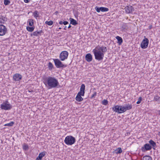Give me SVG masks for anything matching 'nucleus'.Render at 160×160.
<instances>
[{"label":"nucleus","mask_w":160,"mask_h":160,"mask_svg":"<svg viewBox=\"0 0 160 160\" xmlns=\"http://www.w3.org/2000/svg\"><path fill=\"white\" fill-rule=\"evenodd\" d=\"M42 79L43 82L49 89L56 88L59 84L57 79L53 77L43 76Z\"/></svg>","instance_id":"obj_1"},{"label":"nucleus","mask_w":160,"mask_h":160,"mask_svg":"<svg viewBox=\"0 0 160 160\" xmlns=\"http://www.w3.org/2000/svg\"><path fill=\"white\" fill-rule=\"evenodd\" d=\"M98 50L94 49L93 52L94 53L96 59L98 61L102 60L104 57V53L107 51V48L106 47H99V48L96 47Z\"/></svg>","instance_id":"obj_2"},{"label":"nucleus","mask_w":160,"mask_h":160,"mask_svg":"<svg viewBox=\"0 0 160 160\" xmlns=\"http://www.w3.org/2000/svg\"><path fill=\"white\" fill-rule=\"evenodd\" d=\"M76 141L75 138L71 136H67L64 140L65 143L67 145H71L73 144Z\"/></svg>","instance_id":"obj_3"},{"label":"nucleus","mask_w":160,"mask_h":160,"mask_svg":"<svg viewBox=\"0 0 160 160\" xmlns=\"http://www.w3.org/2000/svg\"><path fill=\"white\" fill-rule=\"evenodd\" d=\"M55 63V65L56 67L58 68H63L66 67V65H65L58 59H53Z\"/></svg>","instance_id":"obj_4"},{"label":"nucleus","mask_w":160,"mask_h":160,"mask_svg":"<svg viewBox=\"0 0 160 160\" xmlns=\"http://www.w3.org/2000/svg\"><path fill=\"white\" fill-rule=\"evenodd\" d=\"M7 103H8V102L7 101H6V102H3L1 105V108L2 109L8 110L12 108V106L11 105Z\"/></svg>","instance_id":"obj_5"},{"label":"nucleus","mask_w":160,"mask_h":160,"mask_svg":"<svg viewBox=\"0 0 160 160\" xmlns=\"http://www.w3.org/2000/svg\"><path fill=\"white\" fill-rule=\"evenodd\" d=\"M68 53L67 51H63L61 52L59 55L60 60L63 61L67 58Z\"/></svg>","instance_id":"obj_6"},{"label":"nucleus","mask_w":160,"mask_h":160,"mask_svg":"<svg viewBox=\"0 0 160 160\" xmlns=\"http://www.w3.org/2000/svg\"><path fill=\"white\" fill-rule=\"evenodd\" d=\"M149 43V40L147 38H145L142 41L141 44V47L142 48L145 49L147 48Z\"/></svg>","instance_id":"obj_7"},{"label":"nucleus","mask_w":160,"mask_h":160,"mask_svg":"<svg viewBox=\"0 0 160 160\" xmlns=\"http://www.w3.org/2000/svg\"><path fill=\"white\" fill-rule=\"evenodd\" d=\"M7 32V28L4 25H0V36H3Z\"/></svg>","instance_id":"obj_8"},{"label":"nucleus","mask_w":160,"mask_h":160,"mask_svg":"<svg viewBox=\"0 0 160 160\" xmlns=\"http://www.w3.org/2000/svg\"><path fill=\"white\" fill-rule=\"evenodd\" d=\"M22 75L19 73H16L13 76V80L15 81H19L22 79Z\"/></svg>","instance_id":"obj_9"},{"label":"nucleus","mask_w":160,"mask_h":160,"mask_svg":"<svg viewBox=\"0 0 160 160\" xmlns=\"http://www.w3.org/2000/svg\"><path fill=\"white\" fill-rule=\"evenodd\" d=\"M125 11L127 13H131L134 11V8L131 6H127L125 8Z\"/></svg>","instance_id":"obj_10"},{"label":"nucleus","mask_w":160,"mask_h":160,"mask_svg":"<svg viewBox=\"0 0 160 160\" xmlns=\"http://www.w3.org/2000/svg\"><path fill=\"white\" fill-rule=\"evenodd\" d=\"M152 146L148 143H146L144 145V147H142V151H148L152 149Z\"/></svg>","instance_id":"obj_11"},{"label":"nucleus","mask_w":160,"mask_h":160,"mask_svg":"<svg viewBox=\"0 0 160 160\" xmlns=\"http://www.w3.org/2000/svg\"><path fill=\"white\" fill-rule=\"evenodd\" d=\"M46 152H43L40 153L38 157L36 158V160H41L42 157L45 156Z\"/></svg>","instance_id":"obj_12"},{"label":"nucleus","mask_w":160,"mask_h":160,"mask_svg":"<svg viewBox=\"0 0 160 160\" xmlns=\"http://www.w3.org/2000/svg\"><path fill=\"white\" fill-rule=\"evenodd\" d=\"M85 58L87 62H90L92 60V55L90 53H88L86 55Z\"/></svg>","instance_id":"obj_13"},{"label":"nucleus","mask_w":160,"mask_h":160,"mask_svg":"<svg viewBox=\"0 0 160 160\" xmlns=\"http://www.w3.org/2000/svg\"><path fill=\"white\" fill-rule=\"evenodd\" d=\"M132 104H127L125 106H123L125 112L127 110H130L132 108Z\"/></svg>","instance_id":"obj_14"},{"label":"nucleus","mask_w":160,"mask_h":160,"mask_svg":"<svg viewBox=\"0 0 160 160\" xmlns=\"http://www.w3.org/2000/svg\"><path fill=\"white\" fill-rule=\"evenodd\" d=\"M7 20L6 17L2 15L0 16V22L1 24H4Z\"/></svg>","instance_id":"obj_15"},{"label":"nucleus","mask_w":160,"mask_h":160,"mask_svg":"<svg viewBox=\"0 0 160 160\" xmlns=\"http://www.w3.org/2000/svg\"><path fill=\"white\" fill-rule=\"evenodd\" d=\"M42 32H43L42 30H41L38 31H35L33 32L31 34V36H32V35H33L34 36H38L39 35H41V34Z\"/></svg>","instance_id":"obj_16"},{"label":"nucleus","mask_w":160,"mask_h":160,"mask_svg":"<svg viewBox=\"0 0 160 160\" xmlns=\"http://www.w3.org/2000/svg\"><path fill=\"white\" fill-rule=\"evenodd\" d=\"M116 38L118 40L117 43L119 45H121L123 42L122 38L119 36H116Z\"/></svg>","instance_id":"obj_17"},{"label":"nucleus","mask_w":160,"mask_h":160,"mask_svg":"<svg viewBox=\"0 0 160 160\" xmlns=\"http://www.w3.org/2000/svg\"><path fill=\"white\" fill-rule=\"evenodd\" d=\"M119 108H120L119 105L114 106L112 108V110L116 112H118V113Z\"/></svg>","instance_id":"obj_18"},{"label":"nucleus","mask_w":160,"mask_h":160,"mask_svg":"<svg viewBox=\"0 0 160 160\" xmlns=\"http://www.w3.org/2000/svg\"><path fill=\"white\" fill-rule=\"evenodd\" d=\"M76 100L79 102L82 101L83 100V98L81 97V96L77 94L75 98Z\"/></svg>","instance_id":"obj_19"},{"label":"nucleus","mask_w":160,"mask_h":160,"mask_svg":"<svg viewBox=\"0 0 160 160\" xmlns=\"http://www.w3.org/2000/svg\"><path fill=\"white\" fill-rule=\"evenodd\" d=\"M70 24L74 25H76L78 24L77 21L73 18H70Z\"/></svg>","instance_id":"obj_20"},{"label":"nucleus","mask_w":160,"mask_h":160,"mask_svg":"<svg viewBox=\"0 0 160 160\" xmlns=\"http://www.w3.org/2000/svg\"><path fill=\"white\" fill-rule=\"evenodd\" d=\"M32 27H27L26 28L27 30L29 32H32L35 28V27L34 26H32Z\"/></svg>","instance_id":"obj_21"},{"label":"nucleus","mask_w":160,"mask_h":160,"mask_svg":"<svg viewBox=\"0 0 160 160\" xmlns=\"http://www.w3.org/2000/svg\"><path fill=\"white\" fill-rule=\"evenodd\" d=\"M118 113H121L125 112L123 106H119Z\"/></svg>","instance_id":"obj_22"},{"label":"nucleus","mask_w":160,"mask_h":160,"mask_svg":"<svg viewBox=\"0 0 160 160\" xmlns=\"http://www.w3.org/2000/svg\"><path fill=\"white\" fill-rule=\"evenodd\" d=\"M142 160H152V159L151 157L147 155L143 157Z\"/></svg>","instance_id":"obj_23"},{"label":"nucleus","mask_w":160,"mask_h":160,"mask_svg":"<svg viewBox=\"0 0 160 160\" xmlns=\"http://www.w3.org/2000/svg\"><path fill=\"white\" fill-rule=\"evenodd\" d=\"M149 143L153 147H155L156 146V144L155 142L152 140L149 141Z\"/></svg>","instance_id":"obj_24"},{"label":"nucleus","mask_w":160,"mask_h":160,"mask_svg":"<svg viewBox=\"0 0 160 160\" xmlns=\"http://www.w3.org/2000/svg\"><path fill=\"white\" fill-rule=\"evenodd\" d=\"M100 9L101 10V11L102 12H107L109 10L108 8L103 7H101Z\"/></svg>","instance_id":"obj_25"},{"label":"nucleus","mask_w":160,"mask_h":160,"mask_svg":"<svg viewBox=\"0 0 160 160\" xmlns=\"http://www.w3.org/2000/svg\"><path fill=\"white\" fill-rule=\"evenodd\" d=\"M85 85L84 84H82L81 85L80 89V91L81 92H85Z\"/></svg>","instance_id":"obj_26"},{"label":"nucleus","mask_w":160,"mask_h":160,"mask_svg":"<svg viewBox=\"0 0 160 160\" xmlns=\"http://www.w3.org/2000/svg\"><path fill=\"white\" fill-rule=\"evenodd\" d=\"M29 25L30 26H33V20L32 19H29L28 20Z\"/></svg>","instance_id":"obj_27"},{"label":"nucleus","mask_w":160,"mask_h":160,"mask_svg":"<svg viewBox=\"0 0 160 160\" xmlns=\"http://www.w3.org/2000/svg\"><path fill=\"white\" fill-rule=\"evenodd\" d=\"M116 153L117 154L121 153L122 152V150L121 148H118L116 150Z\"/></svg>","instance_id":"obj_28"},{"label":"nucleus","mask_w":160,"mask_h":160,"mask_svg":"<svg viewBox=\"0 0 160 160\" xmlns=\"http://www.w3.org/2000/svg\"><path fill=\"white\" fill-rule=\"evenodd\" d=\"M45 23L48 24L49 26H51L52 25L53 23V22L51 20L49 21H47L45 22Z\"/></svg>","instance_id":"obj_29"},{"label":"nucleus","mask_w":160,"mask_h":160,"mask_svg":"<svg viewBox=\"0 0 160 160\" xmlns=\"http://www.w3.org/2000/svg\"><path fill=\"white\" fill-rule=\"evenodd\" d=\"M29 148L28 146L26 144H24L23 146V149L24 150H28Z\"/></svg>","instance_id":"obj_30"},{"label":"nucleus","mask_w":160,"mask_h":160,"mask_svg":"<svg viewBox=\"0 0 160 160\" xmlns=\"http://www.w3.org/2000/svg\"><path fill=\"white\" fill-rule=\"evenodd\" d=\"M33 14L34 17L36 18H37L39 17L38 12L37 11H36L33 12Z\"/></svg>","instance_id":"obj_31"},{"label":"nucleus","mask_w":160,"mask_h":160,"mask_svg":"<svg viewBox=\"0 0 160 160\" xmlns=\"http://www.w3.org/2000/svg\"><path fill=\"white\" fill-rule=\"evenodd\" d=\"M48 69L49 70L52 69L53 68V65L52 63L51 62H49L48 65Z\"/></svg>","instance_id":"obj_32"},{"label":"nucleus","mask_w":160,"mask_h":160,"mask_svg":"<svg viewBox=\"0 0 160 160\" xmlns=\"http://www.w3.org/2000/svg\"><path fill=\"white\" fill-rule=\"evenodd\" d=\"M14 124V122H11L9 123H7L6 124H5L4 125V126H12L13 125V124Z\"/></svg>","instance_id":"obj_33"},{"label":"nucleus","mask_w":160,"mask_h":160,"mask_svg":"<svg viewBox=\"0 0 160 160\" xmlns=\"http://www.w3.org/2000/svg\"><path fill=\"white\" fill-rule=\"evenodd\" d=\"M108 103V101L106 99H104L102 101V104L104 105H107Z\"/></svg>","instance_id":"obj_34"},{"label":"nucleus","mask_w":160,"mask_h":160,"mask_svg":"<svg viewBox=\"0 0 160 160\" xmlns=\"http://www.w3.org/2000/svg\"><path fill=\"white\" fill-rule=\"evenodd\" d=\"M10 3V1L9 0H4V4L5 5H9Z\"/></svg>","instance_id":"obj_35"},{"label":"nucleus","mask_w":160,"mask_h":160,"mask_svg":"<svg viewBox=\"0 0 160 160\" xmlns=\"http://www.w3.org/2000/svg\"><path fill=\"white\" fill-rule=\"evenodd\" d=\"M160 98V97H159L158 96L156 95L154 97V100H155L156 101H158V100H159Z\"/></svg>","instance_id":"obj_36"},{"label":"nucleus","mask_w":160,"mask_h":160,"mask_svg":"<svg viewBox=\"0 0 160 160\" xmlns=\"http://www.w3.org/2000/svg\"><path fill=\"white\" fill-rule=\"evenodd\" d=\"M84 93H85V92H81V91H80V92H79L77 94L80 95V96H83L84 95Z\"/></svg>","instance_id":"obj_37"},{"label":"nucleus","mask_w":160,"mask_h":160,"mask_svg":"<svg viewBox=\"0 0 160 160\" xmlns=\"http://www.w3.org/2000/svg\"><path fill=\"white\" fill-rule=\"evenodd\" d=\"M142 97H140L138 99V101L136 103L137 104H139L141 102V101H142Z\"/></svg>","instance_id":"obj_38"},{"label":"nucleus","mask_w":160,"mask_h":160,"mask_svg":"<svg viewBox=\"0 0 160 160\" xmlns=\"http://www.w3.org/2000/svg\"><path fill=\"white\" fill-rule=\"evenodd\" d=\"M100 8L98 7H96L95 8V9L97 11V12H100L101 11V10L100 9Z\"/></svg>","instance_id":"obj_39"},{"label":"nucleus","mask_w":160,"mask_h":160,"mask_svg":"<svg viewBox=\"0 0 160 160\" xmlns=\"http://www.w3.org/2000/svg\"><path fill=\"white\" fill-rule=\"evenodd\" d=\"M96 94H97L96 92H95L92 95L91 98H94V97L96 95Z\"/></svg>","instance_id":"obj_40"},{"label":"nucleus","mask_w":160,"mask_h":160,"mask_svg":"<svg viewBox=\"0 0 160 160\" xmlns=\"http://www.w3.org/2000/svg\"><path fill=\"white\" fill-rule=\"evenodd\" d=\"M30 0H24V1L26 3H28Z\"/></svg>","instance_id":"obj_41"},{"label":"nucleus","mask_w":160,"mask_h":160,"mask_svg":"<svg viewBox=\"0 0 160 160\" xmlns=\"http://www.w3.org/2000/svg\"><path fill=\"white\" fill-rule=\"evenodd\" d=\"M68 23V22L67 21H64L63 22V24L64 25H66Z\"/></svg>","instance_id":"obj_42"},{"label":"nucleus","mask_w":160,"mask_h":160,"mask_svg":"<svg viewBox=\"0 0 160 160\" xmlns=\"http://www.w3.org/2000/svg\"><path fill=\"white\" fill-rule=\"evenodd\" d=\"M152 25H150L149 26L148 28L149 29H151L152 28Z\"/></svg>","instance_id":"obj_43"},{"label":"nucleus","mask_w":160,"mask_h":160,"mask_svg":"<svg viewBox=\"0 0 160 160\" xmlns=\"http://www.w3.org/2000/svg\"><path fill=\"white\" fill-rule=\"evenodd\" d=\"M63 22L62 21H60L59 22V23L60 24H63Z\"/></svg>","instance_id":"obj_44"},{"label":"nucleus","mask_w":160,"mask_h":160,"mask_svg":"<svg viewBox=\"0 0 160 160\" xmlns=\"http://www.w3.org/2000/svg\"><path fill=\"white\" fill-rule=\"evenodd\" d=\"M71 27V26L70 25H69V26H68V28H70Z\"/></svg>","instance_id":"obj_45"},{"label":"nucleus","mask_w":160,"mask_h":160,"mask_svg":"<svg viewBox=\"0 0 160 160\" xmlns=\"http://www.w3.org/2000/svg\"><path fill=\"white\" fill-rule=\"evenodd\" d=\"M66 28H67L66 26H65L64 28V30H66Z\"/></svg>","instance_id":"obj_46"},{"label":"nucleus","mask_w":160,"mask_h":160,"mask_svg":"<svg viewBox=\"0 0 160 160\" xmlns=\"http://www.w3.org/2000/svg\"><path fill=\"white\" fill-rule=\"evenodd\" d=\"M159 115H160V110L159 112Z\"/></svg>","instance_id":"obj_47"},{"label":"nucleus","mask_w":160,"mask_h":160,"mask_svg":"<svg viewBox=\"0 0 160 160\" xmlns=\"http://www.w3.org/2000/svg\"><path fill=\"white\" fill-rule=\"evenodd\" d=\"M61 29V28H59V29Z\"/></svg>","instance_id":"obj_48"},{"label":"nucleus","mask_w":160,"mask_h":160,"mask_svg":"<svg viewBox=\"0 0 160 160\" xmlns=\"http://www.w3.org/2000/svg\"><path fill=\"white\" fill-rule=\"evenodd\" d=\"M29 92H31V91H30L29 90Z\"/></svg>","instance_id":"obj_49"},{"label":"nucleus","mask_w":160,"mask_h":160,"mask_svg":"<svg viewBox=\"0 0 160 160\" xmlns=\"http://www.w3.org/2000/svg\"><path fill=\"white\" fill-rule=\"evenodd\" d=\"M159 133H160V132H159Z\"/></svg>","instance_id":"obj_50"},{"label":"nucleus","mask_w":160,"mask_h":160,"mask_svg":"<svg viewBox=\"0 0 160 160\" xmlns=\"http://www.w3.org/2000/svg\"><path fill=\"white\" fill-rule=\"evenodd\" d=\"M159 133H160V132H159Z\"/></svg>","instance_id":"obj_51"}]
</instances>
